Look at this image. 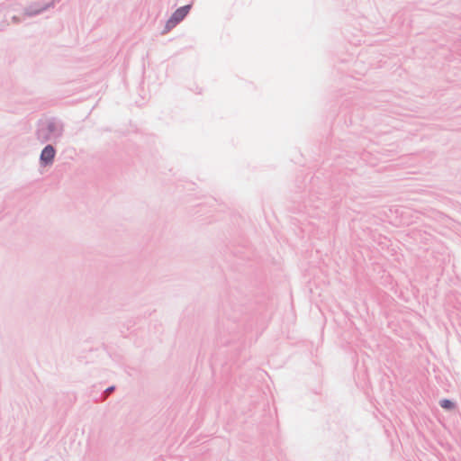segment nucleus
Returning a JSON list of instances; mask_svg holds the SVG:
<instances>
[{
  "mask_svg": "<svg viewBox=\"0 0 461 461\" xmlns=\"http://www.w3.org/2000/svg\"><path fill=\"white\" fill-rule=\"evenodd\" d=\"M190 9V5H185L183 7L178 8L172 15L171 19L169 20L168 23H176L180 21H182L185 15L188 14Z\"/></svg>",
  "mask_w": 461,
  "mask_h": 461,
  "instance_id": "f257e3e1",
  "label": "nucleus"
},
{
  "mask_svg": "<svg viewBox=\"0 0 461 461\" xmlns=\"http://www.w3.org/2000/svg\"><path fill=\"white\" fill-rule=\"evenodd\" d=\"M55 156V149L52 146L48 145L46 146L41 154V160L44 162L45 164H50L54 158Z\"/></svg>",
  "mask_w": 461,
  "mask_h": 461,
  "instance_id": "f03ea898",
  "label": "nucleus"
},
{
  "mask_svg": "<svg viewBox=\"0 0 461 461\" xmlns=\"http://www.w3.org/2000/svg\"><path fill=\"white\" fill-rule=\"evenodd\" d=\"M440 406L444 409L451 410L454 408V403L451 401L445 399L440 402Z\"/></svg>",
  "mask_w": 461,
  "mask_h": 461,
  "instance_id": "7ed1b4c3",
  "label": "nucleus"
},
{
  "mask_svg": "<svg viewBox=\"0 0 461 461\" xmlns=\"http://www.w3.org/2000/svg\"><path fill=\"white\" fill-rule=\"evenodd\" d=\"M113 390V387H110V388H108V389L106 390V392H107V393H111Z\"/></svg>",
  "mask_w": 461,
  "mask_h": 461,
  "instance_id": "20e7f679",
  "label": "nucleus"
}]
</instances>
